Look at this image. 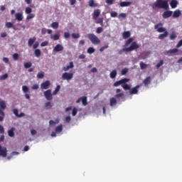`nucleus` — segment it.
Returning a JSON list of instances; mask_svg holds the SVG:
<instances>
[{
  "label": "nucleus",
  "mask_w": 182,
  "mask_h": 182,
  "mask_svg": "<svg viewBox=\"0 0 182 182\" xmlns=\"http://www.w3.org/2000/svg\"><path fill=\"white\" fill-rule=\"evenodd\" d=\"M36 41V37H33V38H29L28 41V45L29 48L32 47V45H33V43H35Z\"/></svg>",
  "instance_id": "obj_20"
},
{
  "label": "nucleus",
  "mask_w": 182,
  "mask_h": 182,
  "mask_svg": "<svg viewBox=\"0 0 182 182\" xmlns=\"http://www.w3.org/2000/svg\"><path fill=\"white\" fill-rule=\"evenodd\" d=\"M81 101L83 106H86L87 105V97H81Z\"/></svg>",
  "instance_id": "obj_29"
},
{
  "label": "nucleus",
  "mask_w": 182,
  "mask_h": 182,
  "mask_svg": "<svg viewBox=\"0 0 182 182\" xmlns=\"http://www.w3.org/2000/svg\"><path fill=\"white\" fill-rule=\"evenodd\" d=\"M130 79L129 78H123L119 81H117L114 83L113 86L114 87H117V86H120V85H124V83H127V82H129Z\"/></svg>",
  "instance_id": "obj_5"
},
{
  "label": "nucleus",
  "mask_w": 182,
  "mask_h": 182,
  "mask_svg": "<svg viewBox=\"0 0 182 182\" xmlns=\"http://www.w3.org/2000/svg\"><path fill=\"white\" fill-rule=\"evenodd\" d=\"M72 38H73V39H79V38H80V34L76 33H73L72 34Z\"/></svg>",
  "instance_id": "obj_39"
},
{
  "label": "nucleus",
  "mask_w": 182,
  "mask_h": 182,
  "mask_svg": "<svg viewBox=\"0 0 182 182\" xmlns=\"http://www.w3.org/2000/svg\"><path fill=\"white\" fill-rule=\"evenodd\" d=\"M70 120H71L70 117L68 116V117H65V122L67 123H70Z\"/></svg>",
  "instance_id": "obj_62"
},
{
  "label": "nucleus",
  "mask_w": 182,
  "mask_h": 182,
  "mask_svg": "<svg viewBox=\"0 0 182 182\" xmlns=\"http://www.w3.org/2000/svg\"><path fill=\"white\" fill-rule=\"evenodd\" d=\"M110 15H111L112 18H116V16H117V12L112 11V12H111Z\"/></svg>",
  "instance_id": "obj_52"
},
{
  "label": "nucleus",
  "mask_w": 182,
  "mask_h": 182,
  "mask_svg": "<svg viewBox=\"0 0 182 182\" xmlns=\"http://www.w3.org/2000/svg\"><path fill=\"white\" fill-rule=\"evenodd\" d=\"M31 89H33V90H38V89H39V85L38 84H35L31 87Z\"/></svg>",
  "instance_id": "obj_49"
},
{
  "label": "nucleus",
  "mask_w": 182,
  "mask_h": 182,
  "mask_svg": "<svg viewBox=\"0 0 182 182\" xmlns=\"http://www.w3.org/2000/svg\"><path fill=\"white\" fill-rule=\"evenodd\" d=\"M6 28H8V29H11L12 28L14 29V31H16V28L14 26V23L11 22H6L5 24Z\"/></svg>",
  "instance_id": "obj_18"
},
{
  "label": "nucleus",
  "mask_w": 182,
  "mask_h": 182,
  "mask_svg": "<svg viewBox=\"0 0 182 182\" xmlns=\"http://www.w3.org/2000/svg\"><path fill=\"white\" fill-rule=\"evenodd\" d=\"M31 133L32 136H35V134H36V130L31 129Z\"/></svg>",
  "instance_id": "obj_63"
},
{
  "label": "nucleus",
  "mask_w": 182,
  "mask_h": 182,
  "mask_svg": "<svg viewBox=\"0 0 182 182\" xmlns=\"http://www.w3.org/2000/svg\"><path fill=\"white\" fill-rule=\"evenodd\" d=\"M143 83H144V86H149V85H150V83H151V77L150 76L146 77L144 80Z\"/></svg>",
  "instance_id": "obj_14"
},
{
  "label": "nucleus",
  "mask_w": 182,
  "mask_h": 182,
  "mask_svg": "<svg viewBox=\"0 0 182 182\" xmlns=\"http://www.w3.org/2000/svg\"><path fill=\"white\" fill-rule=\"evenodd\" d=\"M116 76H117V71L116 70H113L110 73V77H111V79H114V77H116Z\"/></svg>",
  "instance_id": "obj_28"
},
{
  "label": "nucleus",
  "mask_w": 182,
  "mask_h": 182,
  "mask_svg": "<svg viewBox=\"0 0 182 182\" xmlns=\"http://www.w3.org/2000/svg\"><path fill=\"white\" fill-rule=\"evenodd\" d=\"M4 133H5V129L0 124V134H4Z\"/></svg>",
  "instance_id": "obj_53"
},
{
  "label": "nucleus",
  "mask_w": 182,
  "mask_h": 182,
  "mask_svg": "<svg viewBox=\"0 0 182 182\" xmlns=\"http://www.w3.org/2000/svg\"><path fill=\"white\" fill-rule=\"evenodd\" d=\"M16 19L21 22V21H23V14L22 13H16Z\"/></svg>",
  "instance_id": "obj_16"
},
{
  "label": "nucleus",
  "mask_w": 182,
  "mask_h": 182,
  "mask_svg": "<svg viewBox=\"0 0 182 182\" xmlns=\"http://www.w3.org/2000/svg\"><path fill=\"white\" fill-rule=\"evenodd\" d=\"M103 32V28L98 27L96 30V33H102Z\"/></svg>",
  "instance_id": "obj_48"
},
{
  "label": "nucleus",
  "mask_w": 182,
  "mask_h": 182,
  "mask_svg": "<svg viewBox=\"0 0 182 182\" xmlns=\"http://www.w3.org/2000/svg\"><path fill=\"white\" fill-rule=\"evenodd\" d=\"M130 31H124L123 33H122V38L123 39H128V38H130Z\"/></svg>",
  "instance_id": "obj_23"
},
{
  "label": "nucleus",
  "mask_w": 182,
  "mask_h": 182,
  "mask_svg": "<svg viewBox=\"0 0 182 182\" xmlns=\"http://www.w3.org/2000/svg\"><path fill=\"white\" fill-rule=\"evenodd\" d=\"M159 26H163V23H159L155 25L154 29H157V32H159V33L164 32V33H161L159 36V39H161V40L166 39V38L168 36V31H167L166 28L163 27L159 28Z\"/></svg>",
  "instance_id": "obj_3"
},
{
  "label": "nucleus",
  "mask_w": 182,
  "mask_h": 182,
  "mask_svg": "<svg viewBox=\"0 0 182 182\" xmlns=\"http://www.w3.org/2000/svg\"><path fill=\"white\" fill-rule=\"evenodd\" d=\"M156 8H159V9H165V11H168V1H167V0H156L152 5V9H156Z\"/></svg>",
  "instance_id": "obj_2"
},
{
  "label": "nucleus",
  "mask_w": 182,
  "mask_h": 182,
  "mask_svg": "<svg viewBox=\"0 0 182 182\" xmlns=\"http://www.w3.org/2000/svg\"><path fill=\"white\" fill-rule=\"evenodd\" d=\"M127 16V15L124 13H121L119 14V15L118 16V18H126Z\"/></svg>",
  "instance_id": "obj_54"
},
{
  "label": "nucleus",
  "mask_w": 182,
  "mask_h": 182,
  "mask_svg": "<svg viewBox=\"0 0 182 182\" xmlns=\"http://www.w3.org/2000/svg\"><path fill=\"white\" fill-rule=\"evenodd\" d=\"M31 66H32V63L31 62L24 63V68L26 69H29V68H31Z\"/></svg>",
  "instance_id": "obj_41"
},
{
  "label": "nucleus",
  "mask_w": 182,
  "mask_h": 182,
  "mask_svg": "<svg viewBox=\"0 0 182 182\" xmlns=\"http://www.w3.org/2000/svg\"><path fill=\"white\" fill-rule=\"evenodd\" d=\"M60 90V85H57L55 90L53 92V95H58V92Z\"/></svg>",
  "instance_id": "obj_37"
},
{
  "label": "nucleus",
  "mask_w": 182,
  "mask_h": 182,
  "mask_svg": "<svg viewBox=\"0 0 182 182\" xmlns=\"http://www.w3.org/2000/svg\"><path fill=\"white\" fill-rule=\"evenodd\" d=\"M13 59L14 60H18V59H19V54L16 53L13 54Z\"/></svg>",
  "instance_id": "obj_46"
},
{
  "label": "nucleus",
  "mask_w": 182,
  "mask_h": 182,
  "mask_svg": "<svg viewBox=\"0 0 182 182\" xmlns=\"http://www.w3.org/2000/svg\"><path fill=\"white\" fill-rule=\"evenodd\" d=\"M35 18V14H30L26 16V21H29V19H33Z\"/></svg>",
  "instance_id": "obj_40"
},
{
  "label": "nucleus",
  "mask_w": 182,
  "mask_h": 182,
  "mask_svg": "<svg viewBox=\"0 0 182 182\" xmlns=\"http://www.w3.org/2000/svg\"><path fill=\"white\" fill-rule=\"evenodd\" d=\"M5 79H8V74H4L0 76V80H5Z\"/></svg>",
  "instance_id": "obj_43"
},
{
  "label": "nucleus",
  "mask_w": 182,
  "mask_h": 182,
  "mask_svg": "<svg viewBox=\"0 0 182 182\" xmlns=\"http://www.w3.org/2000/svg\"><path fill=\"white\" fill-rule=\"evenodd\" d=\"M0 36L1 38H6V36H8V34L6 33V32H3L1 33Z\"/></svg>",
  "instance_id": "obj_57"
},
{
  "label": "nucleus",
  "mask_w": 182,
  "mask_h": 182,
  "mask_svg": "<svg viewBox=\"0 0 182 182\" xmlns=\"http://www.w3.org/2000/svg\"><path fill=\"white\" fill-rule=\"evenodd\" d=\"M181 15V11L180 10H176L173 14H172L173 18H178Z\"/></svg>",
  "instance_id": "obj_19"
},
{
  "label": "nucleus",
  "mask_w": 182,
  "mask_h": 182,
  "mask_svg": "<svg viewBox=\"0 0 182 182\" xmlns=\"http://www.w3.org/2000/svg\"><path fill=\"white\" fill-rule=\"evenodd\" d=\"M107 48H109V46H108V45L105 46H103V47H101V48H100V52H103V50H105V49H107Z\"/></svg>",
  "instance_id": "obj_56"
},
{
  "label": "nucleus",
  "mask_w": 182,
  "mask_h": 182,
  "mask_svg": "<svg viewBox=\"0 0 182 182\" xmlns=\"http://www.w3.org/2000/svg\"><path fill=\"white\" fill-rule=\"evenodd\" d=\"M62 78L63 80H70L73 78V73H64L62 75Z\"/></svg>",
  "instance_id": "obj_6"
},
{
  "label": "nucleus",
  "mask_w": 182,
  "mask_h": 182,
  "mask_svg": "<svg viewBox=\"0 0 182 182\" xmlns=\"http://www.w3.org/2000/svg\"><path fill=\"white\" fill-rule=\"evenodd\" d=\"M173 16L172 11H166L162 14L164 19H167V18H170V16Z\"/></svg>",
  "instance_id": "obj_11"
},
{
  "label": "nucleus",
  "mask_w": 182,
  "mask_h": 182,
  "mask_svg": "<svg viewBox=\"0 0 182 182\" xmlns=\"http://www.w3.org/2000/svg\"><path fill=\"white\" fill-rule=\"evenodd\" d=\"M44 96L47 100H52L53 99V97L52 96V90L45 91Z\"/></svg>",
  "instance_id": "obj_7"
},
{
  "label": "nucleus",
  "mask_w": 182,
  "mask_h": 182,
  "mask_svg": "<svg viewBox=\"0 0 182 182\" xmlns=\"http://www.w3.org/2000/svg\"><path fill=\"white\" fill-rule=\"evenodd\" d=\"M127 72H129V70L127 68H124L122 70L121 73H122V75H126L127 73Z\"/></svg>",
  "instance_id": "obj_55"
},
{
  "label": "nucleus",
  "mask_w": 182,
  "mask_h": 182,
  "mask_svg": "<svg viewBox=\"0 0 182 182\" xmlns=\"http://www.w3.org/2000/svg\"><path fill=\"white\" fill-rule=\"evenodd\" d=\"M130 43H132V44L129 48H124L121 49L118 52L119 55H122L124 52H133V50H136L139 49V48H140V46H139L137 44V42H136V41L133 42V38H129L125 42L124 46L125 47L129 46V45H130Z\"/></svg>",
  "instance_id": "obj_1"
},
{
  "label": "nucleus",
  "mask_w": 182,
  "mask_h": 182,
  "mask_svg": "<svg viewBox=\"0 0 182 182\" xmlns=\"http://www.w3.org/2000/svg\"><path fill=\"white\" fill-rule=\"evenodd\" d=\"M163 63H164V62L163 60H160L159 63L156 64L157 69H159V68H160L161 66H163Z\"/></svg>",
  "instance_id": "obj_50"
},
{
  "label": "nucleus",
  "mask_w": 182,
  "mask_h": 182,
  "mask_svg": "<svg viewBox=\"0 0 182 182\" xmlns=\"http://www.w3.org/2000/svg\"><path fill=\"white\" fill-rule=\"evenodd\" d=\"M139 66H140V68L143 70L144 69H146L147 66H149V65L143 62H141L139 63Z\"/></svg>",
  "instance_id": "obj_31"
},
{
  "label": "nucleus",
  "mask_w": 182,
  "mask_h": 182,
  "mask_svg": "<svg viewBox=\"0 0 182 182\" xmlns=\"http://www.w3.org/2000/svg\"><path fill=\"white\" fill-rule=\"evenodd\" d=\"M47 31H48V30H47L46 28H43L41 29V33H42V35L46 34Z\"/></svg>",
  "instance_id": "obj_60"
},
{
  "label": "nucleus",
  "mask_w": 182,
  "mask_h": 182,
  "mask_svg": "<svg viewBox=\"0 0 182 182\" xmlns=\"http://www.w3.org/2000/svg\"><path fill=\"white\" fill-rule=\"evenodd\" d=\"M0 107L2 110L6 109V102L4 100H0Z\"/></svg>",
  "instance_id": "obj_22"
},
{
  "label": "nucleus",
  "mask_w": 182,
  "mask_h": 182,
  "mask_svg": "<svg viewBox=\"0 0 182 182\" xmlns=\"http://www.w3.org/2000/svg\"><path fill=\"white\" fill-rule=\"evenodd\" d=\"M177 52H178V49L173 48V49L167 50L166 53L167 55H172V53H177Z\"/></svg>",
  "instance_id": "obj_26"
},
{
  "label": "nucleus",
  "mask_w": 182,
  "mask_h": 182,
  "mask_svg": "<svg viewBox=\"0 0 182 182\" xmlns=\"http://www.w3.org/2000/svg\"><path fill=\"white\" fill-rule=\"evenodd\" d=\"M100 16V9L95 10L93 14V19H97V18H99Z\"/></svg>",
  "instance_id": "obj_17"
},
{
  "label": "nucleus",
  "mask_w": 182,
  "mask_h": 182,
  "mask_svg": "<svg viewBox=\"0 0 182 182\" xmlns=\"http://www.w3.org/2000/svg\"><path fill=\"white\" fill-rule=\"evenodd\" d=\"M130 5H132L131 1H122L119 3V6H121V8H124L126 6H130Z\"/></svg>",
  "instance_id": "obj_15"
},
{
  "label": "nucleus",
  "mask_w": 182,
  "mask_h": 182,
  "mask_svg": "<svg viewBox=\"0 0 182 182\" xmlns=\"http://www.w3.org/2000/svg\"><path fill=\"white\" fill-rule=\"evenodd\" d=\"M109 105L110 106H116V105H117V100H116L114 97H112L109 100Z\"/></svg>",
  "instance_id": "obj_21"
},
{
  "label": "nucleus",
  "mask_w": 182,
  "mask_h": 182,
  "mask_svg": "<svg viewBox=\"0 0 182 182\" xmlns=\"http://www.w3.org/2000/svg\"><path fill=\"white\" fill-rule=\"evenodd\" d=\"M25 12L27 15H28L32 13V9H31V7H27L26 8Z\"/></svg>",
  "instance_id": "obj_44"
},
{
  "label": "nucleus",
  "mask_w": 182,
  "mask_h": 182,
  "mask_svg": "<svg viewBox=\"0 0 182 182\" xmlns=\"http://www.w3.org/2000/svg\"><path fill=\"white\" fill-rule=\"evenodd\" d=\"M139 89H140V85L135 86L129 90L130 95H137L139 93Z\"/></svg>",
  "instance_id": "obj_10"
},
{
  "label": "nucleus",
  "mask_w": 182,
  "mask_h": 182,
  "mask_svg": "<svg viewBox=\"0 0 182 182\" xmlns=\"http://www.w3.org/2000/svg\"><path fill=\"white\" fill-rule=\"evenodd\" d=\"M22 90L23 93H28V92H29V88L26 85H23Z\"/></svg>",
  "instance_id": "obj_38"
},
{
  "label": "nucleus",
  "mask_w": 182,
  "mask_h": 182,
  "mask_svg": "<svg viewBox=\"0 0 182 182\" xmlns=\"http://www.w3.org/2000/svg\"><path fill=\"white\" fill-rule=\"evenodd\" d=\"M3 62H4V63H9V58H3Z\"/></svg>",
  "instance_id": "obj_58"
},
{
  "label": "nucleus",
  "mask_w": 182,
  "mask_h": 182,
  "mask_svg": "<svg viewBox=\"0 0 182 182\" xmlns=\"http://www.w3.org/2000/svg\"><path fill=\"white\" fill-rule=\"evenodd\" d=\"M48 41H44L41 43V46H48Z\"/></svg>",
  "instance_id": "obj_64"
},
{
  "label": "nucleus",
  "mask_w": 182,
  "mask_h": 182,
  "mask_svg": "<svg viewBox=\"0 0 182 182\" xmlns=\"http://www.w3.org/2000/svg\"><path fill=\"white\" fill-rule=\"evenodd\" d=\"M8 154V151L6 150V147H3L0 145V156L1 157H6Z\"/></svg>",
  "instance_id": "obj_9"
},
{
  "label": "nucleus",
  "mask_w": 182,
  "mask_h": 182,
  "mask_svg": "<svg viewBox=\"0 0 182 182\" xmlns=\"http://www.w3.org/2000/svg\"><path fill=\"white\" fill-rule=\"evenodd\" d=\"M177 38V34H176V32L173 31L170 36L171 41H175V39Z\"/></svg>",
  "instance_id": "obj_32"
},
{
  "label": "nucleus",
  "mask_w": 182,
  "mask_h": 182,
  "mask_svg": "<svg viewBox=\"0 0 182 182\" xmlns=\"http://www.w3.org/2000/svg\"><path fill=\"white\" fill-rule=\"evenodd\" d=\"M37 77L38 79H43V77H45V74L43 73H38Z\"/></svg>",
  "instance_id": "obj_42"
},
{
  "label": "nucleus",
  "mask_w": 182,
  "mask_h": 182,
  "mask_svg": "<svg viewBox=\"0 0 182 182\" xmlns=\"http://www.w3.org/2000/svg\"><path fill=\"white\" fill-rule=\"evenodd\" d=\"M76 114H77V108L74 107L73 109L72 115L73 116H76Z\"/></svg>",
  "instance_id": "obj_47"
},
{
  "label": "nucleus",
  "mask_w": 182,
  "mask_h": 182,
  "mask_svg": "<svg viewBox=\"0 0 182 182\" xmlns=\"http://www.w3.org/2000/svg\"><path fill=\"white\" fill-rule=\"evenodd\" d=\"M13 112H14V114H15L16 117L21 118L25 116V113L23 112H21L19 114V111L18 110V109H14Z\"/></svg>",
  "instance_id": "obj_12"
},
{
  "label": "nucleus",
  "mask_w": 182,
  "mask_h": 182,
  "mask_svg": "<svg viewBox=\"0 0 182 182\" xmlns=\"http://www.w3.org/2000/svg\"><path fill=\"white\" fill-rule=\"evenodd\" d=\"M63 49L64 48L63 46H62V44H57L53 48V52H62Z\"/></svg>",
  "instance_id": "obj_13"
},
{
  "label": "nucleus",
  "mask_w": 182,
  "mask_h": 182,
  "mask_svg": "<svg viewBox=\"0 0 182 182\" xmlns=\"http://www.w3.org/2000/svg\"><path fill=\"white\" fill-rule=\"evenodd\" d=\"M88 5L91 8H96L97 6V4L95 3V0H90Z\"/></svg>",
  "instance_id": "obj_25"
},
{
  "label": "nucleus",
  "mask_w": 182,
  "mask_h": 182,
  "mask_svg": "<svg viewBox=\"0 0 182 182\" xmlns=\"http://www.w3.org/2000/svg\"><path fill=\"white\" fill-rule=\"evenodd\" d=\"M60 38V36L59 34L55 35H51L50 39H53V41H59V38Z\"/></svg>",
  "instance_id": "obj_30"
},
{
  "label": "nucleus",
  "mask_w": 182,
  "mask_h": 182,
  "mask_svg": "<svg viewBox=\"0 0 182 182\" xmlns=\"http://www.w3.org/2000/svg\"><path fill=\"white\" fill-rule=\"evenodd\" d=\"M49 86H50V81L46 80L41 84V89L42 90L49 89Z\"/></svg>",
  "instance_id": "obj_8"
},
{
  "label": "nucleus",
  "mask_w": 182,
  "mask_h": 182,
  "mask_svg": "<svg viewBox=\"0 0 182 182\" xmlns=\"http://www.w3.org/2000/svg\"><path fill=\"white\" fill-rule=\"evenodd\" d=\"M87 53H90L91 55V53H95V49L92 47H90L87 49Z\"/></svg>",
  "instance_id": "obj_45"
},
{
  "label": "nucleus",
  "mask_w": 182,
  "mask_h": 182,
  "mask_svg": "<svg viewBox=\"0 0 182 182\" xmlns=\"http://www.w3.org/2000/svg\"><path fill=\"white\" fill-rule=\"evenodd\" d=\"M87 38L93 45H99L100 43V39L93 33H88Z\"/></svg>",
  "instance_id": "obj_4"
},
{
  "label": "nucleus",
  "mask_w": 182,
  "mask_h": 182,
  "mask_svg": "<svg viewBox=\"0 0 182 182\" xmlns=\"http://www.w3.org/2000/svg\"><path fill=\"white\" fill-rule=\"evenodd\" d=\"M14 132H15V128L14 127H12L10 130L8 131V134L9 137H14V136H15V133Z\"/></svg>",
  "instance_id": "obj_24"
},
{
  "label": "nucleus",
  "mask_w": 182,
  "mask_h": 182,
  "mask_svg": "<svg viewBox=\"0 0 182 182\" xmlns=\"http://www.w3.org/2000/svg\"><path fill=\"white\" fill-rule=\"evenodd\" d=\"M182 46V39L176 45V48H181Z\"/></svg>",
  "instance_id": "obj_61"
},
{
  "label": "nucleus",
  "mask_w": 182,
  "mask_h": 182,
  "mask_svg": "<svg viewBox=\"0 0 182 182\" xmlns=\"http://www.w3.org/2000/svg\"><path fill=\"white\" fill-rule=\"evenodd\" d=\"M64 38L68 39V38H70V33L69 32L64 33Z\"/></svg>",
  "instance_id": "obj_51"
},
{
  "label": "nucleus",
  "mask_w": 182,
  "mask_h": 182,
  "mask_svg": "<svg viewBox=\"0 0 182 182\" xmlns=\"http://www.w3.org/2000/svg\"><path fill=\"white\" fill-rule=\"evenodd\" d=\"M51 28H53V29H58V28H59V23H58V22L52 23Z\"/></svg>",
  "instance_id": "obj_34"
},
{
  "label": "nucleus",
  "mask_w": 182,
  "mask_h": 182,
  "mask_svg": "<svg viewBox=\"0 0 182 182\" xmlns=\"http://www.w3.org/2000/svg\"><path fill=\"white\" fill-rule=\"evenodd\" d=\"M178 4V2L177 1V0H172L171 1V8H173V9L177 8Z\"/></svg>",
  "instance_id": "obj_27"
},
{
  "label": "nucleus",
  "mask_w": 182,
  "mask_h": 182,
  "mask_svg": "<svg viewBox=\"0 0 182 182\" xmlns=\"http://www.w3.org/2000/svg\"><path fill=\"white\" fill-rule=\"evenodd\" d=\"M34 53L36 58H41V50L39 49L35 50Z\"/></svg>",
  "instance_id": "obj_36"
},
{
  "label": "nucleus",
  "mask_w": 182,
  "mask_h": 182,
  "mask_svg": "<svg viewBox=\"0 0 182 182\" xmlns=\"http://www.w3.org/2000/svg\"><path fill=\"white\" fill-rule=\"evenodd\" d=\"M62 130H63V129L62 128V124H61V125L56 127L55 133H60V132H62Z\"/></svg>",
  "instance_id": "obj_35"
},
{
  "label": "nucleus",
  "mask_w": 182,
  "mask_h": 182,
  "mask_svg": "<svg viewBox=\"0 0 182 182\" xmlns=\"http://www.w3.org/2000/svg\"><path fill=\"white\" fill-rule=\"evenodd\" d=\"M39 46V43L38 42H35V43L33 45V48L36 49Z\"/></svg>",
  "instance_id": "obj_59"
},
{
  "label": "nucleus",
  "mask_w": 182,
  "mask_h": 182,
  "mask_svg": "<svg viewBox=\"0 0 182 182\" xmlns=\"http://www.w3.org/2000/svg\"><path fill=\"white\" fill-rule=\"evenodd\" d=\"M122 87H123L124 90H130V86L129 84H122Z\"/></svg>",
  "instance_id": "obj_33"
}]
</instances>
